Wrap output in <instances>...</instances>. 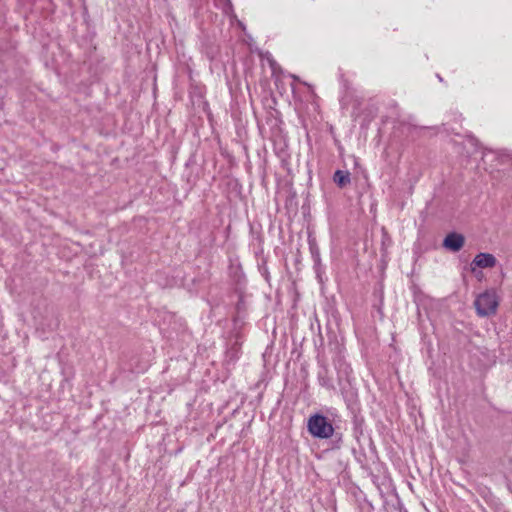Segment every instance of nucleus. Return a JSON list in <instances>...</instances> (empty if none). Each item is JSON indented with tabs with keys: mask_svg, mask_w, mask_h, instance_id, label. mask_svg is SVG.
I'll return each instance as SVG.
<instances>
[{
	"mask_svg": "<svg viewBox=\"0 0 512 512\" xmlns=\"http://www.w3.org/2000/svg\"><path fill=\"white\" fill-rule=\"evenodd\" d=\"M500 298L494 288L479 293L474 300V307L479 317H488L496 314Z\"/></svg>",
	"mask_w": 512,
	"mask_h": 512,
	"instance_id": "f257e3e1",
	"label": "nucleus"
},
{
	"mask_svg": "<svg viewBox=\"0 0 512 512\" xmlns=\"http://www.w3.org/2000/svg\"><path fill=\"white\" fill-rule=\"evenodd\" d=\"M309 433L316 438L328 439L334 433L332 424L326 417L320 414H315L309 417L307 423Z\"/></svg>",
	"mask_w": 512,
	"mask_h": 512,
	"instance_id": "f03ea898",
	"label": "nucleus"
},
{
	"mask_svg": "<svg viewBox=\"0 0 512 512\" xmlns=\"http://www.w3.org/2000/svg\"><path fill=\"white\" fill-rule=\"evenodd\" d=\"M497 264V259L495 256L491 253H478L473 258L471 264H470V270L472 273L477 274L478 269H486V268H493Z\"/></svg>",
	"mask_w": 512,
	"mask_h": 512,
	"instance_id": "7ed1b4c3",
	"label": "nucleus"
},
{
	"mask_svg": "<svg viewBox=\"0 0 512 512\" xmlns=\"http://www.w3.org/2000/svg\"><path fill=\"white\" fill-rule=\"evenodd\" d=\"M465 244V237L456 232L449 233L443 240V247L452 252H458Z\"/></svg>",
	"mask_w": 512,
	"mask_h": 512,
	"instance_id": "20e7f679",
	"label": "nucleus"
},
{
	"mask_svg": "<svg viewBox=\"0 0 512 512\" xmlns=\"http://www.w3.org/2000/svg\"><path fill=\"white\" fill-rule=\"evenodd\" d=\"M334 181L341 187L345 186L350 182V177L348 172L336 171L334 174Z\"/></svg>",
	"mask_w": 512,
	"mask_h": 512,
	"instance_id": "39448f33",
	"label": "nucleus"
}]
</instances>
